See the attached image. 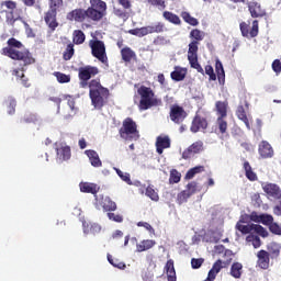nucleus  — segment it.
Listing matches in <instances>:
<instances>
[{
    "instance_id": "obj_1",
    "label": "nucleus",
    "mask_w": 281,
    "mask_h": 281,
    "mask_svg": "<svg viewBox=\"0 0 281 281\" xmlns=\"http://www.w3.org/2000/svg\"><path fill=\"white\" fill-rule=\"evenodd\" d=\"M137 93L140 97L138 104L139 111H148L153 106H161V99L157 98L153 88L140 86L137 89Z\"/></svg>"
},
{
    "instance_id": "obj_2",
    "label": "nucleus",
    "mask_w": 281,
    "mask_h": 281,
    "mask_svg": "<svg viewBox=\"0 0 281 281\" xmlns=\"http://www.w3.org/2000/svg\"><path fill=\"white\" fill-rule=\"evenodd\" d=\"M119 135L124 142H138L139 137H142L137 122L132 117H126L123 121L122 126L119 130Z\"/></svg>"
},
{
    "instance_id": "obj_3",
    "label": "nucleus",
    "mask_w": 281,
    "mask_h": 281,
    "mask_svg": "<svg viewBox=\"0 0 281 281\" xmlns=\"http://www.w3.org/2000/svg\"><path fill=\"white\" fill-rule=\"evenodd\" d=\"M106 16V2L90 0V7L86 10V19L93 23H100Z\"/></svg>"
},
{
    "instance_id": "obj_4",
    "label": "nucleus",
    "mask_w": 281,
    "mask_h": 281,
    "mask_svg": "<svg viewBox=\"0 0 281 281\" xmlns=\"http://www.w3.org/2000/svg\"><path fill=\"white\" fill-rule=\"evenodd\" d=\"M2 56H8L12 60H21L26 67V65H34L36 59L32 56V53L27 49L16 50L15 48H2Z\"/></svg>"
},
{
    "instance_id": "obj_5",
    "label": "nucleus",
    "mask_w": 281,
    "mask_h": 281,
    "mask_svg": "<svg viewBox=\"0 0 281 281\" xmlns=\"http://www.w3.org/2000/svg\"><path fill=\"white\" fill-rule=\"evenodd\" d=\"M162 32H166V24H164V22H157L154 25L132 29L128 31V34L138 36V38H144V36H148V34H162Z\"/></svg>"
},
{
    "instance_id": "obj_6",
    "label": "nucleus",
    "mask_w": 281,
    "mask_h": 281,
    "mask_svg": "<svg viewBox=\"0 0 281 281\" xmlns=\"http://www.w3.org/2000/svg\"><path fill=\"white\" fill-rule=\"evenodd\" d=\"M89 47L91 49V54L93 58H97L103 65L109 63V57L106 56V46L100 40H90Z\"/></svg>"
},
{
    "instance_id": "obj_7",
    "label": "nucleus",
    "mask_w": 281,
    "mask_h": 281,
    "mask_svg": "<svg viewBox=\"0 0 281 281\" xmlns=\"http://www.w3.org/2000/svg\"><path fill=\"white\" fill-rule=\"evenodd\" d=\"M188 60L192 69H196L198 74H205L201 64H199V43L191 42L188 49Z\"/></svg>"
},
{
    "instance_id": "obj_8",
    "label": "nucleus",
    "mask_w": 281,
    "mask_h": 281,
    "mask_svg": "<svg viewBox=\"0 0 281 281\" xmlns=\"http://www.w3.org/2000/svg\"><path fill=\"white\" fill-rule=\"evenodd\" d=\"M109 89H102L101 91H92L89 97L92 102V106L98 111H102V108L109 102Z\"/></svg>"
},
{
    "instance_id": "obj_9",
    "label": "nucleus",
    "mask_w": 281,
    "mask_h": 281,
    "mask_svg": "<svg viewBox=\"0 0 281 281\" xmlns=\"http://www.w3.org/2000/svg\"><path fill=\"white\" fill-rule=\"evenodd\" d=\"M261 188L270 201H280L281 199V189L280 186L272 182L261 183Z\"/></svg>"
},
{
    "instance_id": "obj_10",
    "label": "nucleus",
    "mask_w": 281,
    "mask_h": 281,
    "mask_svg": "<svg viewBox=\"0 0 281 281\" xmlns=\"http://www.w3.org/2000/svg\"><path fill=\"white\" fill-rule=\"evenodd\" d=\"M169 117L173 124H183L186 117H188V112H186L183 106L173 104L170 106Z\"/></svg>"
},
{
    "instance_id": "obj_11",
    "label": "nucleus",
    "mask_w": 281,
    "mask_h": 281,
    "mask_svg": "<svg viewBox=\"0 0 281 281\" xmlns=\"http://www.w3.org/2000/svg\"><path fill=\"white\" fill-rule=\"evenodd\" d=\"M239 30H240L241 36H244V38H256V36H258V32H259L258 20L252 21V26L250 30H249V23L241 22L239 24Z\"/></svg>"
},
{
    "instance_id": "obj_12",
    "label": "nucleus",
    "mask_w": 281,
    "mask_h": 281,
    "mask_svg": "<svg viewBox=\"0 0 281 281\" xmlns=\"http://www.w3.org/2000/svg\"><path fill=\"white\" fill-rule=\"evenodd\" d=\"M56 157L59 161H69L71 159V147L65 143L55 144Z\"/></svg>"
},
{
    "instance_id": "obj_13",
    "label": "nucleus",
    "mask_w": 281,
    "mask_h": 281,
    "mask_svg": "<svg viewBox=\"0 0 281 281\" xmlns=\"http://www.w3.org/2000/svg\"><path fill=\"white\" fill-rule=\"evenodd\" d=\"M207 126H210L207 119L196 113L192 120L190 131L191 133H199V131H206Z\"/></svg>"
},
{
    "instance_id": "obj_14",
    "label": "nucleus",
    "mask_w": 281,
    "mask_h": 281,
    "mask_svg": "<svg viewBox=\"0 0 281 281\" xmlns=\"http://www.w3.org/2000/svg\"><path fill=\"white\" fill-rule=\"evenodd\" d=\"M100 70L95 66H86L79 68V80H91L93 76H98Z\"/></svg>"
},
{
    "instance_id": "obj_15",
    "label": "nucleus",
    "mask_w": 281,
    "mask_h": 281,
    "mask_svg": "<svg viewBox=\"0 0 281 281\" xmlns=\"http://www.w3.org/2000/svg\"><path fill=\"white\" fill-rule=\"evenodd\" d=\"M23 10L19 9V4L15 5V8L9 12V14L5 16V23L7 25H10L11 27H14V23L16 21L23 20Z\"/></svg>"
},
{
    "instance_id": "obj_16",
    "label": "nucleus",
    "mask_w": 281,
    "mask_h": 281,
    "mask_svg": "<svg viewBox=\"0 0 281 281\" xmlns=\"http://www.w3.org/2000/svg\"><path fill=\"white\" fill-rule=\"evenodd\" d=\"M67 21H76V23H85L87 19V10L85 9H75L67 13Z\"/></svg>"
},
{
    "instance_id": "obj_17",
    "label": "nucleus",
    "mask_w": 281,
    "mask_h": 281,
    "mask_svg": "<svg viewBox=\"0 0 281 281\" xmlns=\"http://www.w3.org/2000/svg\"><path fill=\"white\" fill-rule=\"evenodd\" d=\"M170 136L160 135L156 138V153H158V155H164V150H166V148H170Z\"/></svg>"
},
{
    "instance_id": "obj_18",
    "label": "nucleus",
    "mask_w": 281,
    "mask_h": 281,
    "mask_svg": "<svg viewBox=\"0 0 281 281\" xmlns=\"http://www.w3.org/2000/svg\"><path fill=\"white\" fill-rule=\"evenodd\" d=\"M203 150V140H198L195 143H193L191 146L188 147V149H186L182 153V159H190V156L192 155H198V153H202Z\"/></svg>"
},
{
    "instance_id": "obj_19",
    "label": "nucleus",
    "mask_w": 281,
    "mask_h": 281,
    "mask_svg": "<svg viewBox=\"0 0 281 281\" xmlns=\"http://www.w3.org/2000/svg\"><path fill=\"white\" fill-rule=\"evenodd\" d=\"M259 155L262 157V159H269L273 157V147H271V144L267 140H262L259 144Z\"/></svg>"
},
{
    "instance_id": "obj_20",
    "label": "nucleus",
    "mask_w": 281,
    "mask_h": 281,
    "mask_svg": "<svg viewBox=\"0 0 281 281\" xmlns=\"http://www.w3.org/2000/svg\"><path fill=\"white\" fill-rule=\"evenodd\" d=\"M257 265L260 269H269V262H270V258H269V252L267 250H259L257 252Z\"/></svg>"
},
{
    "instance_id": "obj_21",
    "label": "nucleus",
    "mask_w": 281,
    "mask_h": 281,
    "mask_svg": "<svg viewBox=\"0 0 281 281\" xmlns=\"http://www.w3.org/2000/svg\"><path fill=\"white\" fill-rule=\"evenodd\" d=\"M248 8L252 19H262V16H267V11H265L258 2L251 3Z\"/></svg>"
},
{
    "instance_id": "obj_22",
    "label": "nucleus",
    "mask_w": 281,
    "mask_h": 281,
    "mask_svg": "<svg viewBox=\"0 0 281 281\" xmlns=\"http://www.w3.org/2000/svg\"><path fill=\"white\" fill-rule=\"evenodd\" d=\"M85 155H87L93 168H102V160H100V155H98V151L93 149H87L85 151Z\"/></svg>"
},
{
    "instance_id": "obj_23",
    "label": "nucleus",
    "mask_w": 281,
    "mask_h": 281,
    "mask_svg": "<svg viewBox=\"0 0 281 281\" xmlns=\"http://www.w3.org/2000/svg\"><path fill=\"white\" fill-rule=\"evenodd\" d=\"M170 76L171 80H175V82H181L182 80H186V76H188V69L176 66L175 70L171 71Z\"/></svg>"
},
{
    "instance_id": "obj_24",
    "label": "nucleus",
    "mask_w": 281,
    "mask_h": 281,
    "mask_svg": "<svg viewBox=\"0 0 281 281\" xmlns=\"http://www.w3.org/2000/svg\"><path fill=\"white\" fill-rule=\"evenodd\" d=\"M56 14H58L56 11H47L44 21L48 25V27L54 32L56 27H58V21H56Z\"/></svg>"
},
{
    "instance_id": "obj_25",
    "label": "nucleus",
    "mask_w": 281,
    "mask_h": 281,
    "mask_svg": "<svg viewBox=\"0 0 281 281\" xmlns=\"http://www.w3.org/2000/svg\"><path fill=\"white\" fill-rule=\"evenodd\" d=\"M82 227L83 234H92L93 236H95V234H100V232H102V226H100V224L98 223L83 222Z\"/></svg>"
},
{
    "instance_id": "obj_26",
    "label": "nucleus",
    "mask_w": 281,
    "mask_h": 281,
    "mask_svg": "<svg viewBox=\"0 0 281 281\" xmlns=\"http://www.w3.org/2000/svg\"><path fill=\"white\" fill-rule=\"evenodd\" d=\"M229 106V102L227 101H216L215 102V112L217 117H227V109Z\"/></svg>"
},
{
    "instance_id": "obj_27",
    "label": "nucleus",
    "mask_w": 281,
    "mask_h": 281,
    "mask_svg": "<svg viewBox=\"0 0 281 281\" xmlns=\"http://www.w3.org/2000/svg\"><path fill=\"white\" fill-rule=\"evenodd\" d=\"M167 280L168 281H177V271L175 270V261L169 259L165 266Z\"/></svg>"
},
{
    "instance_id": "obj_28",
    "label": "nucleus",
    "mask_w": 281,
    "mask_h": 281,
    "mask_svg": "<svg viewBox=\"0 0 281 281\" xmlns=\"http://www.w3.org/2000/svg\"><path fill=\"white\" fill-rule=\"evenodd\" d=\"M157 245V241L154 239H144L139 244L136 245V251L142 254V251H148V249H153Z\"/></svg>"
},
{
    "instance_id": "obj_29",
    "label": "nucleus",
    "mask_w": 281,
    "mask_h": 281,
    "mask_svg": "<svg viewBox=\"0 0 281 281\" xmlns=\"http://www.w3.org/2000/svg\"><path fill=\"white\" fill-rule=\"evenodd\" d=\"M18 3L13 0H4L0 3V14L7 18L9 12L12 11Z\"/></svg>"
},
{
    "instance_id": "obj_30",
    "label": "nucleus",
    "mask_w": 281,
    "mask_h": 281,
    "mask_svg": "<svg viewBox=\"0 0 281 281\" xmlns=\"http://www.w3.org/2000/svg\"><path fill=\"white\" fill-rule=\"evenodd\" d=\"M236 116L238 117V120L244 122V124L248 131H251V125L249 124V119L247 117V112H245V106L239 105L237 108Z\"/></svg>"
},
{
    "instance_id": "obj_31",
    "label": "nucleus",
    "mask_w": 281,
    "mask_h": 281,
    "mask_svg": "<svg viewBox=\"0 0 281 281\" xmlns=\"http://www.w3.org/2000/svg\"><path fill=\"white\" fill-rule=\"evenodd\" d=\"M121 56L124 63H131V60H135L137 58V54H135L131 47L122 48Z\"/></svg>"
},
{
    "instance_id": "obj_32",
    "label": "nucleus",
    "mask_w": 281,
    "mask_h": 281,
    "mask_svg": "<svg viewBox=\"0 0 281 281\" xmlns=\"http://www.w3.org/2000/svg\"><path fill=\"white\" fill-rule=\"evenodd\" d=\"M243 168L245 170L246 179L248 181H258V175L254 172V169L251 168L249 161L245 160Z\"/></svg>"
},
{
    "instance_id": "obj_33",
    "label": "nucleus",
    "mask_w": 281,
    "mask_h": 281,
    "mask_svg": "<svg viewBox=\"0 0 281 281\" xmlns=\"http://www.w3.org/2000/svg\"><path fill=\"white\" fill-rule=\"evenodd\" d=\"M4 106H7L8 115H14V113H16V99L8 97L4 99Z\"/></svg>"
},
{
    "instance_id": "obj_34",
    "label": "nucleus",
    "mask_w": 281,
    "mask_h": 281,
    "mask_svg": "<svg viewBox=\"0 0 281 281\" xmlns=\"http://www.w3.org/2000/svg\"><path fill=\"white\" fill-rule=\"evenodd\" d=\"M215 71L217 74L220 85H225V68H223V63H221V59L215 60Z\"/></svg>"
},
{
    "instance_id": "obj_35",
    "label": "nucleus",
    "mask_w": 281,
    "mask_h": 281,
    "mask_svg": "<svg viewBox=\"0 0 281 281\" xmlns=\"http://www.w3.org/2000/svg\"><path fill=\"white\" fill-rule=\"evenodd\" d=\"M215 124L221 135H225V133H227V128H228L227 116H217Z\"/></svg>"
},
{
    "instance_id": "obj_36",
    "label": "nucleus",
    "mask_w": 281,
    "mask_h": 281,
    "mask_svg": "<svg viewBox=\"0 0 281 281\" xmlns=\"http://www.w3.org/2000/svg\"><path fill=\"white\" fill-rule=\"evenodd\" d=\"M162 18L165 21H168V23H172V25H181V18L170 11L162 12Z\"/></svg>"
},
{
    "instance_id": "obj_37",
    "label": "nucleus",
    "mask_w": 281,
    "mask_h": 281,
    "mask_svg": "<svg viewBox=\"0 0 281 281\" xmlns=\"http://www.w3.org/2000/svg\"><path fill=\"white\" fill-rule=\"evenodd\" d=\"M101 205L104 212H115L117 210V204L109 196L102 199Z\"/></svg>"
},
{
    "instance_id": "obj_38",
    "label": "nucleus",
    "mask_w": 281,
    "mask_h": 281,
    "mask_svg": "<svg viewBox=\"0 0 281 281\" xmlns=\"http://www.w3.org/2000/svg\"><path fill=\"white\" fill-rule=\"evenodd\" d=\"M87 41V35H85V32L82 30H75L72 32V43L74 45H82Z\"/></svg>"
},
{
    "instance_id": "obj_39",
    "label": "nucleus",
    "mask_w": 281,
    "mask_h": 281,
    "mask_svg": "<svg viewBox=\"0 0 281 281\" xmlns=\"http://www.w3.org/2000/svg\"><path fill=\"white\" fill-rule=\"evenodd\" d=\"M189 37L191 38V43H199L205 38V33L199 29L191 30Z\"/></svg>"
},
{
    "instance_id": "obj_40",
    "label": "nucleus",
    "mask_w": 281,
    "mask_h": 281,
    "mask_svg": "<svg viewBox=\"0 0 281 281\" xmlns=\"http://www.w3.org/2000/svg\"><path fill=\"white\" fill-rule=\"evenodd\" d=\"M38 117L32 112H26L22 117H20V124H36Z\"/></svg>"
},
{
    "instance_id": "obj_41",
    "label": "nucleus",
    "mask_w": 281,
    "mask_h": 281,
    "mask_svg": "<svg viewBox=\"0 0 281 281\" xmlns=\"http://www.w3.org/2000/svg\"><path fill=\"white\" fill-rule=\"evenodd\" d=\"M181 19H183L184 23H188L189 25H192L193 27H196L199 25V20L190 14V12L182 11L180 13Z\"/></svg>"
},
{
    "instance_id": "obj_42",
    "label": "nucleus",
    "mask_w": 281,
    "mask_h": 281,
    "mask_svg": "<svg viewBox=\"0 0 281 281\" xmlns=\"http://www.w3.org/2000/svg\"><path fill=\"white\" fill-rule=\"evenodd\" d=\"M231 276L236 280H239V278L243 276V263L234 262L231 267Z\"/></svg>"
},
{
    "instance_id": "obj_43",
    "label": "nucleus",
    "mask_w": 281,
    "mask_h": 281,
    "mask_svg": "<svg viewBox=\"0 0 281 281\" xmlns=\"http://www.w3.org/2000/svg\"><path fill=\"white\" fill-rule=\"evenodd\" d=\"M80 190L88 194H98V188L93 183L83 182L80 184Z\"/></svg>"
},
{
    "instance_id": "obj_44",
    "label": "nucleus",
    "mask_w": 281,
    "mask_h": 281,
    "mask_svg": "<svg viewBox=\"0 0 281 281\" xmlns=\"http://www.w3.org/2000/svg\"><path fill=\"white\" fill-rule=\"evenodd\" d=\"M89 95L91 94L92 91H102V89H108V88H104L102 86V83H100V79H92L90 82H89Z\"/></svg>"
},
{
    "instance_id": "obj_45",
    "label": "nucleus",
    "mask_w": 281,
    "mask_h": 281,
    "mask_svg": "<svg viewBox=\"0 0 281 281\" xmlns=\"http://www.w3.org/2000/svg\"><path fill=\"white\" fill-rule=\"evenodd\" d=\"M75 54H76V49L74 48V43H69L66 46V49L63 54V58H64V60H71V58H74Z\"/></svg>"
},
{
    "instance_id": "obj_46",
    "label": "nucleus",
    "mask_w": 281,
    "mask_h": 281,
    "mask_svg": "<svg viewBox=\"0 0 281 281\" xmlns=\"http://www.w3.org/2000/svg\"><path fill=\"white\" fill-rule=\"evenodd\" d=\"M7 45L8 47H4L3 49H21V47H23V43L14 37L9 38Z\"/></svg>"
},
{
    "instance_id": "obj_47",
    "label": "nucleus",
    "mask_w": 281,
    "mask_h": 281,
    "mask_svg": "<svg viewBox=\"0 0 281 281\" xmlns=\"http://www.w3.org/2000/svg\"><path fill=\"white\" fill-rule=\"evenodd\" d=\"M116 175L122 179L127 186H133V180H131V173L128 172H123L119 168H114Z\"/></svg>"
},
{
    "instance_id": "obj_48",
    "label": "nucleus",
    "mask_w": 281,
    "mask_h": 281,
    "mask_svg": "<svg viewBox=\"0 0 281 281\" xmlns=\"http://www.w3.org/2000/svg\"><path fill=\"white\" fill-rule=\"evenodd\" d=\"M184 191L192 196L193 194H196V192H201V189H199V183L196 181H191L187 184V189Z\"/></svg>"
},
{
    "instance_id": "obj_49",
    "label": "nucleus",
    "mask_w": 281,
    "mask_h": 281,
    "mask_svg": "<svg viewBox=\"0 0 281 281\" xmlns=\"http://www.w3.org/2000/svg\"><path fill=\"white\" fill-rule=\"evenodd\" d=\"M267 252L270 258H278V256H280V246H278V244H270Z\"/></svg>"
},
{
    "instance_id": "obj_50",
    "label": "nucleus",
    "mask_w": 281,
    "mask_h": 281,
    "mask_svg": "<svg viewBox=\"0 0 281 281\" xmlns=\"http://www.w3.org/2000/svg\"><path fill=\"white\" fill-rule=\"evenodd\" d=\"M54 76L55 78H57V81L60 83V85H65L67 82H71V77L69 75H65L60 71H56L54 72Z\"/></svg>"
},
{
    "instance_id": "obj_51",
    "label": "nucleus",
    "mask_w": 281,
    "mask_h": 281,
    "mask_svg": "<svg viewBox=\"0 0 281 281\" xmlns=\"http://www.w3.org/2000/svg\"><path fill=\"white\" fill-rule=\"evenodd\" d=\"M236 229H238V232H240L241 234H251V232H254V224L243 225L240 223H237Z\"/></svg>"
},
{
    "instance_id": "obj_52",
    "label": "nucleus",
    "mask_w": 281,
    "mask_h": 281,
    "mask_svg": "<svg viewBox=\"0 0 281 281\" xmlns=\"http://www.w3.org/2000/svg\"><path fill=\"white\" fill-rule=\"evenodd\" d=\"M252 232L259 236H262V238H267V236H269L267 229L259 224H252Z\"/></svg>"
},
{
    "instance_id": "obj_53",
    "label": "nucleus",
    "mask_w": 281,
    "mask_h": 281,
    "mask_svg": "<svg viewBox=\"0 0 281 281\" xmlns=\"http://www.w3.org/2000/svg\"><path fill=\"white\" fill-rule=\"evenodd\" d=\"M246 241L252 243V247H255V249H258V247H260V245H262V243L260 241V237L252 235V234H250L246 237Z\"/></svg>"
},
{
    "instance_id": "obj_54",
    "label": "nucleus",
    "mask_w": 281,
    "mask_h": 281,
    "mask_svg": "<svg viewBox=\"0 0 281 281\" xmlns=\"http://www.w3.org/2000/svg\"><path fill=\"white\" fill-rule=\"evenodd\" d=\"M114 14L117 19H122V21H128L131 19V13L123 9H114Z\"/></svg>"
},
{
    "instance_id": "obj_55",
    "label": "nucleus",
    "mask_w": 281,
    "mask_h": 281,
    "mask_svg": "<svg viewBox=\"0 0 281 281\" xmlns=\"http://www.w3.org/2000/svg\"><path fill=\"white\" fill-rule=\"evenodd\" d=\"M190 194L183 190L177 195V203L178 205H183V203H188V199H190Z\"/></svg>"
},
{
    "instance_id": "obj_56",
    "label": "nucleus",
    "mask_w": 281,
    "mask_h": 281,
    "mask_svg": "<svg viewBox=\"0 0 281 281\" xmlns=\"http://www.w3.org/2000/svg\"><path fill=\"white\" fill-rule=\"evenodd\" d=\"M145 194H146V196L151 199V201H159V193H157V191H155L151 186H148L146 188Z\"/></svg>"
},
{
    "instance_id": "obj_57",
    "label": "nucleus",
    "mask_w": 281,
    "mask_h": 281,
    "mask_svg": "<svg viewBox=\"0 0 281 281\" xmlns=\"http://www.w3.org/2000/svg\"><path fill=\"white\" fill-rule=\"evenodd\" d=\"M49 1V11L57 12L63 7V0H48Z\"/></svg>"
},
{
    "instance_id": "obj_58",
    "label": "nucleus",
    "mask_w": 281,
    "mask_h": 281,
    "mask_svg": "<svg viewBox=\"0 0 281 281\" xmlns=\"http://www.w3.org/2000/svg\"><path fill=\"white\" fill-rule=\"evenodd\" d=\"M179 181H181V172H178L177 169H172L170 171L169 183H179Z\"/></svg>"
},
{
    "instance_id": "obj_59",
    "label": "nucleus",
    "mask_w": 281,
    "mask_h": 281,
    "mask_svg": "<svg viewBox=\"0 0 281 281\" xmlns=\"http://www.w3.org/2000/svg\"><path fill=\"white\" fill-rule=\"evenodd\" d=\"M147 3L158 10H166V0H147Z\"/></svg>"
},
{
    "instance_id": "obj_60",
    "label": "nucleus",
    "mask_w": 281,
    "mask_h": 281,
    "mask_svg": "<svg viewBox=\"0 0 281 281\" xmlns=\"http://www.w3.org/2000/svg\"><path fill=\"white\" fill-rule=\"evenodd\" d=\"M203 262H205V259L203 258H192L191 267L192 269H201V267H203Z\"/></svg>"
},
{
    "instance_id": "obj_61",
    "label": "nucleus",
    "mask_w": 281,
    "mask_h": 281,
    "mask_svg": "<svg viewBox=\"0 0 281 281\" xmlns=\"http://www.w3.org/2000/svg\"><path fill=\"white\" fill-rule=\"evenodd\" d=\"M260 223H262V225H271V223H273V215H269V214H261L260 215Z\"/></svg>"
},
{
    "instance_id": "obj_62",
    "label": "nucleus",
    "mask_w": 281,
    "mask_h": 281,
    "mask_svg": "<svg viewBox=\"0 0 281 281\" xmlns=\"http://www.w3.org/2000/svg\"><path fill=\"white\" fill-rule=\"evenodd\" d=\"M205 74L206 76H209V80H216V74L214 72V68L212 67V65L205 66Z\"/></svg>"
},
{
    "instance_id": "obj_63",
    "label": "nucleus",
    "mask_w": 281,
    "mask_h": 281,
    "mask_svg": "<svg viewBox=\"0 0 281 281\" xmlns=\"http://www.w3.org/2000/svg\"><path fill=\"white\" fill-rule=\"evenodd\" d=\"M269 229L272 234H277V236H281V227L278 225V223H271L269 226Z\"/></svg>"
},
{
    "instance_id": "obj_64",
    "label": "nucleus",
    "mask_w": 281,
    "mask_h": 281,
    "mask_svg": "<svg viewBox=\"0 0 281 281\" xmlns=\"http://www.w3.org/2000/svg\"><path fill=\"white\" fill-rule=\"evenodd\" d=\"M272 70L274 71V74H280L281 72V61H280V59H274L272 61Z\"/></svg>"
}]
</instances>
